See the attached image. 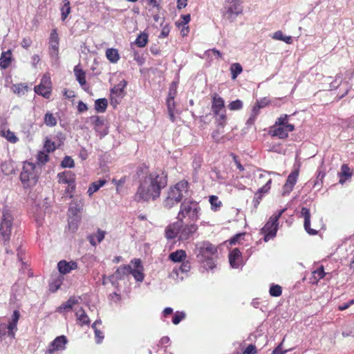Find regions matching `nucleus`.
Returning a JSON list of instances; mask_svg holds the SVG:
<instances>
[{
    "label": "nucleus",
    "instance_id": "obj_30",
    "mask_svg": "<svg viewBox=\"0 0 354 354\" xmlns=\"http://www.w3.org/2000/svg\"><path fill=\"white\" fill-rule=\"evenodd\" d=\"M106 183V180L101 179L97 181H95L92 183L87 191V193L89 196H91L93 193L96 192L100 189V187H103Z\"/></svg>",
    "mask_w": 354,
    "mask_h": 354
},
{
    "label": "nucleus",
    "instance_id": "obj_33",
    "mask_svg": "<svg viewBox=\"0 0 354 354\" xmlns=\"http://www.w3.org/2000/svg\"><path fill=\"white\" fill-rule=\"evenodd\" d=\"M180 203V201L176 199L174 195H171V193L169 191L167 193V196L163 201V206L165 208L171 209L176 205Z\"/></svg>",
    "mask_w": 354,
    "mask_h": 354
},
{
    "label": "nucleus",
    "instance_id": "obj_41",
    "mask_svg": "<svg viewBox=\"0 0 354 354\" xmlns=\"http://www.w3.org/2000/svg\"><path fill=\"white\" fill-rule=\"evenodd\" d=\"M71 12L70 1L64 0L61 7L62 20L64 21Z\"/></svg>",
    "mask_w": 354,
    "mask_h": 354
},
{
    "label": "nucleus",
    "instance_id": "obj_37",
    "mask_svg": "<svg viewBox=\"0 0 354 354\" xmlns=\"http://www.w3.org/2000/svg\"><path fill=\"white\" fill-rule=\"evenodd\" d=\"M108 102L106 98H100L95 102V109L98 113H104L106 110Z\"/></svg>",
    "mask_w": 354,
    "mask_h": 354
},
{
    "label": "nucleus",
    "instance_id": "obj_44",
    "mask_svg": "<svg viewBox=\"0 0 354 354\" xmlns=\"http://www.w3.org/2000/svg\"><path fill=\"white\" fill-rule=\"evenodd\" d=\"M299 170L295 169L293 171H292L288 176L286 183L292 186H295L298 176H299Z\"/></svg>",
    "mask_w": 354,
    "mask_h": 354
},
{
    "label": "nucleus",
    "instance_id": "obj_2",
    "mask_svg": "<svg viewBox=\"0 0 354 354\" xmlns=\"http://www.w3.org/2000/svg\"><path fill=\"white\" fill-rule=\"evenodd\" d=\"M201 208L199 203L191 198H185L180 205L177 219L183 223L185 218L196 222L200 218Z\"/></svg>",
    "mask_w": 354,
    "mask_h": 354
},
{
    "label": "nucleus",
    "instance_id": "obj_35",
    "mask_svg": "<svg viewBox=\"0 0 354 354\" xmlns=\"http://www.w3.org/2000/svg\"><path fill=\"white\" fill-rule=\"evenodd\" d=\"M167 184V174L161 171V174H156V188L161 189L165 187Z\"/></svg>",
    "mask_w": 354,
    "mask_h": 354
},
{
    "label": "nucleus",
    "instance_id": "obj_62",
    "mask_svg": "<svg viewBox=\"0 0 354 354\" xmlns=\"http://www.w3.org/2000/svg\"><path fill=\"white\" fill-rule=\"evenodd\" d=\"M94 333H95L96 343L100 344L104 339V335H103L102 332L101 330H100L99 329H95V331H94Z\"/></svg>",
    "mask_w": 354,
    "mask_h": 354
},
{
    "label": "nucleus",
    "instance_id": "obj_42",
    "mask_svg": "<svg viewBox=\"0 0 354 354\" xmlns=\"http://www.w3.org/2000/svg\"><path fill=\"white\" fill-rule=\"evenodd\" d=\"M45 124L48 127H55L57 124V119L52 113L47 112L44 118Z\"/></svg>",
    "mask_w": 354,
    "mask_h": 354
},
{
    "label": "nucleus",
    "instance_id": "obj_48",
    "mask_svg": "<svg viewBox=\"0 0 354 354\" xmlns=\"http://www.w3.org/2000/svg\"><path fill=\"white\" fill-rule=\"evenodd\" d=\"M269 293L272 297H279L282 294V288L279 285H272L270 288Z\"/></svg>",
    "mask_w": 354,
    "mask_h": 354
},
{
    "label": "nucleus",
    "instance_id": "obj_64",
    "mask_svg": "<svg viewBox=\"0 0 354 354\" xmlns=\"http://www.w3.org/2000/svg\"><path fill=\"white\" fill-rule=\"evenodd\" d=\"M293 186L288 185L287 183H285L282 188V195L286 196L289 194L292 190L293 189Z\"/></svg>",
    "mask_w": 354,
    "mask_h": 354
},
{
    "label": "nucleus",
    "instance_id": "obj_46",
    "mask_svg": "<svg viewBox=\"0 0 354 354\" xmlns=\"http://www.w3.org/2000/svg\"><path fill=\"white\" fill-rule=\"evenodd\" d=\"M186 317V314L183 311H176L172 317V323L174 325L178 324L182 320Z\"/></svg>",
    "mask_w": 354,
    "mask_h": 354
},
{
    "label": "nucleus",
    "instance_id": "obj_63",
    "mask_svg": "<svg viewBox=\"0 0 354 354\" xmlns=\"http://www.w3.org/2000/svg\"><path fill=\"white\" fill-rule=\"evenodd\" d=\"M228 12L232 14L234 13L238 15L239 13L241 12V8H240L239 5L234 4L229 8Z\"/></svg>",
    "mask_w": 354,
    "mask_h": 354
},
{
    "label": "nucleus",
    "instance_id": "obj_38",
    "mask_svg": "<svg viewBox=\"0 0 354 354\" xmlns=\"http://www.w3.org/2000/svg\"><path fill=\"white\" fill-rule=\"evenodd\" d=\"M272 39L283 41L288 44H291L293 41L291 36L283 35V32L281 30L276 31L272 35Z\"/></svg>",
    "mask_w": 354,
    "mask_h": 354
},
{
    "label": "nucleus",
    "instance_id": "obj_15",
    "mask_svg": "<svg viewBox=\"0 0 354 354\" xmlns=\"http://www.w3.org/2000/svg\"><path fill=\"white\" fill-rule=\"evenodd\" d=\"M68 340L66 336L57 337L49 345L46 354H53L55 351H62L66 348Z\"/></svg>",
    "mask_w": 354,
    "mask_h": 354
},
{
    "label": "nucleus",
    "instance_id": "obj_36",
    "mask_svg": "<svg viewBox=\"0 0 354 354\" xmlns=\"http://www.w3.org/2000/svg\"><path fill=\"white\" fill-rule=\"evenodd\" d=\"M209 202L211 205V209L214 212L218 211L223 205V203L218 199V197L215 195H212L209 196Z\"/></svg>",
    "mask_w": 354,
    "mask_h": 354
},
{
    "label": "nucleus",
    "instance_id": "obj_60",
    "mask_svg": "<svg viewBox=\"0 0 354 354\" xmlns=\"http://www.w3.org/2000/svg\"><path fill=\"white\" fill-rule=\"evenodd\" d=\"M27 91V86L21 84L14 85V92L17 94L24 93Z\"/></svg>",
    "mask_w": 354,
    "mask_h": 354
},
{
    "label": "nucleus",
    "instance_id": "obj_49",
    "mask_svg": "<svg viewBox=\"0 0 354 354\" xmlns=\"http://www.w3.org/2000/svg\"><path fill=\"white\" fill-rule=\"evenodd\" d=\"M270 103H271V102L269 98L263 97V98H261L260 100H258L254 106L260 110L261 109H263V108L270 105Z\"/></svg>",
    "mask_w": 354,
    "mask_h": 354
},
{
    "label": "nucleus",
    "instance_id": "obj_21",
    "mask_svg": "<svg viewBox=\"0 0 354 354\" xmlns=\"http://www.w3.org/2000/svg\"><path fill=\"white\" fill-rule=\"evenodd\" d=\"M229 262L234 268H238L243 262L242 254L238 248L232 250L229 254Z\"/></svg>",
    "mask_w": 354,
    "mask_h": 354
},
{
    "label": "nucleus",
    "instance_id": "obj_5",
    "mask_svg": "<svg viewBox=\"0 0 354 354\" xmlns=\"http://www.w3.org/2000/svg\"><path fill=\"white\" fill-rule=\"evenodd\" d=\"M272 180L270 177L269 174L263 173L260 174L258 177L257 184L260 185L263 183L265 185H262L258 190L254 193L253 198V204L254 208H257L260 204L264 194H268L271 189Z\"/></svg>",
    "mask_w": 354,
    "mask_h": 354
},
{
    "label": "nucleus",
    "instance_id": "obj_61",
    "mask_svg": "<svg viewBox=\"0 0 354 354\" xmlns=\"http://www.w3.org/2000/svg\"><path fill=\"white\" fill-rule=\"evenodd\" d=\"M257 353V348L253 344L248 345L245 351L243 352V354H256Z\"/></svg>",
    "mask_w": 354,
    "mask_h": 354
},
{
    "label": "nucleus",
    "instance_id": "obj_47",
    "mask_svg": "<svg viewBox=\"0 0 354 354\" xmlns=\"http://www.w3.org/2000/svg\"><path fill=\"white\" fill-rule=\"evenodd\" d=\"M217 116L218 118L216 119V122L218 126L221 127V128H224L227 124V115L225 110H223V111L221 113H219Z\"/></svg>",
    "mask_w": 354,
    "mask_h": 354
},
{
    "label": "nucleus",
    "instance_id": "obj_59",
    "mask_svg": "<svg viewBox=\"0 0 354 354\" xmlns=\"http://www.w3.org/2000/svg\"><path fill=\"white\" fill-rule=\"evenodd\" d=\"M167 110H168V114L169 119L171 122L175 121V115H174V109H175V104H167Z\"/></svg>",
    "mask_w": 354,
    "mask_h": 354
},
{
    "label": "nucleus",
    "instance_id": "obj_17",
    "mask_svg": "<svg viewBox=\"0 0 354 354\" xmlns=\"http://www.w3.org/2000/svg\"><path fill=\"white\" fill-rule=\"evenodd\" d=\"M141 260L140 259H134L131 261V274L133 275L137 281H142L144 279L143 267L141 265Z\"/></svg>",
    "mask_w": 354,
    "mask_h": 354
},
{
    "label": "nucleus",
    "instance_id": "obj_14",
    "mask_svg": "<svg viewBox=\"0 0 354 354\" xmlns=\"http://www.w3.org/2000/svg\"><path fill=\"white\" fill-rule=\"evenodd\" d=\"M127 85L126 81H121L111 89V104L114 106L119 104L124 95V89Z\"/></svg>",
    "mask_w": 354,
    "mask_h": 354
},
{
    "label": "nucleus",
    "instance_id": "obj_24",
    "mask_svg": "<svg viewBox=\"0 0 354 354\" xmlns=\"http://www.w3.org/2000/svg\"><path fill=\"white\" fill-rule=\"evenodd\" d=\"M179 221L178 220L177 222L169 225L165 229V236L167 239H174L176 236L179 238Z\"/></svg>",
    "mask_w": 354,
    "mask_h": 354
},
{
    "label": "nucleus",
    "instance_id": "obj_13",
    "mask_svg": "<svg viewBox=\"0 0 354 354\" xmlns=\"http://www.w3.org/2000/svg\"><path fill=\"white\" fill-rule=\"evenodd\" d=\"M198 225L194 223L185 224L179 222V240L187 241L198 230Z\"/></svg>",
    "mask_w": 354,
    "mask_h": 354
},
{
    "label": "nucleus",
    "instance_id": "obj_23",
    "mask_svg": "<svg viewBox=\"0 0 354 354\" xmlns=\"http://www.w3.org/2000/svg\"><path fill=\"white\" fill-rule=\"evenodd\" d=\"M58 182L64 184H71L75 183V174L71 171H65L57 174Z\"/></svg>",
    "mask_w": 354,
    "mask_h": 354
},
{
    "label": "nucleus",
    "instance_id": "obj_29",
    "mask_svg": "<svg viewBox=\"0 0 354 354\" xmlns=\"http://www.w3.org/2000/svg\"><path fill=\"white\" fill-rule=\"evenodd\" d=\"M12 59V53L10 50L6 52H3L1 55L0 57V66L1 68L6 69L7 68L10 63Z\"/></svg>",
    "mask_w": 354,
    "mask_h": 354
},
{
    "label": "nucleus",
    "instance_id": "obj_52",
    "mask_svg": "<svg viewBox=\"0 0 354 354\" xmlns=\"http://www.w3.org/2000/svg\"><path fill=\"white\" fill-rule=\"evenodd\" d=\"M228 108L231 110V111H237V110H240L243 108V102L241 100H236L234 101H232L229 104H228Z\"/></svg>",
    "mask_w": 354,
    "mask_h": 354
},
{
    "label": "nucleus",
    "instance_id": "obj_4",
    "mask_svg": "<svg viewBox=\"0 0 354 354\" xmlns=\"http://www.w3.org/2000/svg\"><path fill=\"white\" fill-rule=\"evenodd\" d=\"M284 211L285 209H281L274 212L261 228V234L263 235V241L265 242H268L277 236L279 220Z\"/></svg>",
    "mask_w": 354,
    "mask_h": 354
},
{
    "label": "nucleus",
    "instance_id": "obj_58",
    "mask_svg": "<svg viewBox=\"0 0 354 354\" xmlns=\"http://www.w3.org/2000/svg\"><path fill=\"white\" fill-rule=\"evenodd\" d=\"M5 137L9 142L12 143H15L18 140V138L16 137L15 133L9 130L6 131Z\"/></svg>",
    "mask_w": 354,
    "mask_h": 354
},
{
    "label": "nucleus",
    "instance_id": "obj_57",
    "mask_svg": "<svg viewBox=\"0 0 354 354\" xmlns=\"http://www.w3.org/2000/svg\"><path fill=\"white\" fill-rule=\"evenodd\" d=\"M17 324H15V323L13 324V323L9 322V324L6 327L8 330V336H10L12 338L15 337V333L13 330H17Z\"/></svg>",
    "mask_w": 354,
    "mask_h": 354
},
{
    "label": "nucleus",
    "instance_id": "obj_3",
    "mask_svg": "<svg viewBox=\"0 0 354 354\" xmlns=\"http://www.w3.org/2000/svg\"><path fill=\"white\" fill-rule=\"evenodd\" d=\"M290 115L283 114L277 118L274 124L268 131V135L271 137H277L279 139H286L289 133L295 130V125L288 122Z\"/></svg>",
    "mask_w": 354,
    "mask_h": 354
},
{
    "label": "nucleus",
    "instance_id": "obj_12",
    "mask_svg": "<svg viewBox=\"0 0 354 354\" xmlns=\"http://www.w3.org/2000/svg\"><path fill=\"white\" fill-rule=\"evenodd\" d=\"M90 120L93 127V129L100 138H104L109 133V127L104 117L93 115L90 117Z\"/></svg>",
    "mask_w": 354,
    "mask_h": 354
},
{
    "label": "nucleus",
    "instance_id": "obj_28",
    "mask_svg": "<svg viewBox=\"0 0 354 354\" xmlns=\"http://www.w3.org/2000/svg\"><path fill=\"white\" fill-rule=\"evenodd\" d=\"M79 303V299L75 297H70L65 303L62 304L57 308V311L62 313L64 310L72 309L73 306Z\"/></svg>",
    "mask_w": 354,
    "mask_h": 354
},
{
    "label": "nucleus",
    "instance_id": "obj_26",
    "mask_svg": "<svg viewBox=\"0 0 354 354\" xmlns=\"http://www.w3.org/2000/svg\"><path fill=\"white\" fill-rule=\"evenodd\" d=\"M339 177V183L343 185L352 176V172L347 164H343L341 167V171L338 174Z\"/></svg>",
    "mask_w": 354,
    "mask_h": 354
},
{
    "label": "nucleus",
    "instance_id": "obj_27",
    "mask_svg": "<svg viewBox=\"0 0 354 354\" xmlns=\"http://www.w3.org/2000/svg\"><path fill=\"white\" fill-rule=\"evenodd\" d=\"M186 257L187 254L183 250H178L169 255V259L174 263L183 262Z\"/></svg>",
    "mask_w": 354,
    "mask_h": 354
},
{
    "label": "nucleus",
    "instance_id": "obj_9",
    "mask_svg": "<svg viewBox=\"0 0 354 354\" xmlns=\"http://www.w3.org/2000/svg\"><path fill=\"white\" fill-rule=\"evenodd\" d=\"M84 205V199L82 197L75 198L70 203L68 207V215L70 217L69 227L74 226L77 227V223L80 221V214L82 211Z\"/></svg>",
    "mask_w": 354,
    "mask_h": 354
},
{
    "label": "nucleus",
    "instance_id": "obj_8",
    "mask_svg": "<svg viewBox=\"0 0 354 354\" xmlns=\"http://www.w3.org/2000/svg\"><path fill=\"white\" fill-rule=\"evenodd\" d=\"M20 180L25 187L34 186L38 180V175L35 171V165L26 162L24 164Z\"/></svg>",
    "mask_w": 354,
    "mask_h": 354
},
{
    "label": "nucleus",
    "instance_id": "obj_54",
    "mask_svg": "<svg viewBox=\"0 0 354 354\" xmlns=\"http://www.w3.org/2000/svg\"><path fill=\"white\" fill-rule=\"evenodd\" d=\"M48 159H49L48 155L46 153L43 152V151H39L37 156V160L38 163H40L42 165L47 162L48 161Z\"/></svg>",
    "mask_w": 354,
    "mask_h": 354
},
{
    "label": "nucleus",
    "instance_id": "obj_18",
    "mask_svg": "<svg viewBox=\"0 0 354 354\" xmlns=\"http://www.w3.org/2000/svg\"><path fill=\"white\" fill-rule=\"evenodd\" d=\"M225 109V101L217 93H214L212 96V111L214 115H218L221 111Z\"/></svg>",
    "mask_w": 354,
    "mask_h": 354
},
{
    "label": "nucleus",
    "instance_id": "obj_16",
    "mask_svg": "<svg viewBox=\"0 0 354 354\" xmlns=\"http://www.w3.org/2000/svg\"><path fill=\"white\" fill-rule=\"evenodd\" d=\"M49 54L52 57L57 58L59 54V37L56 29H53L49 38Z\"/></svg>",
    "mask_w": 354,
    "mask_h": 354
},
{
    "label": "nucleus",
    "instance_id": "obj_50",
    "mask_svg": "<svg viewBox=\"0 0 354 354\" xmlns=\"http://www.w3.org/2000/svg\"><path fill=\"white\" fill-rule=\"evenodd\" d=\"M61 165L64 168H73L75 166L74 160L71 156H66L62 161Z\"/></svg>",
    "mask_w": 354,
    "mask_h": 354
},
{
    "label": "nucleus",
    "instance_id": "obj_53",
    "mask_svg": "<svg viewBox=\"0 0 354 354\" xmlns=\"http://www.w3.org/2000/svg\"><path fill=\"white\" fill-rule=\"evenodd\" d=\"M44 149L48 153L54 151L56 149L55 142L52 141L50 139L46 138L44 143Z\"/></svg>",
    "mask_w": 354,
    "mask_h": 354
},
{
    "label": "nucleus",
    "instance_id": "obj_7",
    "mask_svg": "<svg viewBox=\"0 0 354 354\" xmlns=\"http://www.w3.org/2000/svg\"><path fill=\"white\" fill-rule=\"evenodd\" d=\"M13 225V216L7 207L2 211L0 234L6 245L10 241Z\"/></svg>",
    "mask_w": 354,
    "mask_h": 354
},
{
    "label": "nucleus",
    "instance_id": "obj_19",
    "mask_svg": "<svg viewBox=\"0 0 354 354\" xmlns=\"http://www.w3.org/2000/svg\"><path fill=\"white\" fill-rule=\"evenodd\" d=\"M57 268L61 274H66L72 270L77 269V263L75 261H67L66 260H61L57 263Z\"/></svg>",
    "mask_w": 354,
    "mask_h": 354
},
{
    "label": "nucleus",
    "instance_id": "obj_20",
    "mask_svg": "<svg viewBox=\"0 0 354 354\" xmlns=\"http://www.w3.org/2000/svg\"><path fill=\"white\" fill-rule=\"evenodd\" d=\"M301 216L304 219V227L305 230L310 235H315L317 231L310 228V212L307 207H303L301 210Z\"/></svg>",
    "mask_w": 354,
    "mask_h": 354
},
{
    "label": "nucleus",
    "instance_id": "obj_56",
    "mask_svg": "<svg viewBox=\"0 0 354 354\" xmlns=\"http://www.w3.org/2000/svg\"><path fill=\"white\" fill-rule=\"evenodd\" d=\"M105 234V231L98 229L97 232L95 234H93V235L95 236V238L97 240V243H101L104 239Z\"/></svg>",
    "mask_w": 354,
    "mask_h": 354
},
{
    "label": "nucleus",
    "instance_id": "obj_1",
    "mask_svg": "<svg viewBox=\"0 0 354 354\" xmlns=\"http://www.w3.org/2000/svg\"><path fill=\"white\" fill-rule=\"evenodd\" d=\"M198 261L203 264L205 269L212 270L216 267L214 258L217 254V247L209 241L199 243L196 245Z\"/></svg>",
    "mask_w": 354,
    "mask_h": 354
},
{
    "label": "nucleus",
    "instance_id": "obj_34",
    "mask_svg": "<svg viewBox=\"0 0 354 354\" xmlns=\"http://www.w3.org/2000/svg\"><path fill=\"white\" fill-rule=\"evenodd\" d=\"M106 56L111 63H116L120 59L118 51L115 48H108L106 51Z\"/></svg>",
    "mask_w": 354,
    "mask_h": 354
},
{
    "label": "nucleus",
    "instance_id": "obj_6",
    "mask_svg": "<svg viewBox=\"0 0 354 354\" xmlns=\"http://www.w3.org/2000/svg\"><path fill=\"white\" fill-rule=\"evenodd\" d=\"M155 190V179L150 175L142 181L138 187L136 195L138 201H147L149 198L155 200V196L152 192Z\"/></svg>",
    "mask_w": 354,
    "mask_h": 354
},
{
    "label": "nucleus",
    "instance_id": "obj_39",
    "mask_svg": "<svg viewBox=\"0 0 354 354\" xmlns=\"http://www.w3.org/2000/svg\"><path fill=\"white\" fill-rule=\"evenodd\" d=\"M312 274H313L312 282L317 283L320 279H323L326 275V272H324V266H321L317 270H314L312 272Z\"/></svg>",
    "mask_w": 354,
    "mask_h": 354
},
{
    "label": "nucleus",
    "instance_id": "obj_43",
    "mask_svg": "<svg viewBox=\"0 0 354 354\" xmlns=\"http://www.w3.org/2000/svg\"><path fill=\"white\" fill-rule=\"evenodd\" d=\"M232 79L236 80L239 75L243 71V68L239 63H234L230 66Z\"/></svg>",
    "mask_w": 354,
    "mask_h": 354
},
{
    "label": "nucleus",
    "instance_id": "obj_55",
    "mask_svg": "<svg viewBox=\"0 0 354 354\" xmlns=\"http://www.w3.org/2000/svg\"><path fill=\"white\" fill-rule=\"evenodd\" d=\"M230 156H232V158L234 160V162L236 168L239 170V171H241V172L245 170L244 167L241 163L238 156L233 153H232L230 154Z\"/></svg>",
    "mask_w": 354,
    "mask_h": 354
},
{
    "label": "nucleus",
    "instance_id": "obj_11",
    "mask_svg": "<svg viewBox=\"0 0 354 354\" xmlns=\"http://www.w3.org/2000/svg\"><path fill=\"white\" fill-rule=\"evenodd\" d=\"M131 265H124L118 267L115 272L108 277L109 281L111 285L118 289L119 281L125 279L129 274H131Z\"/></svg>",
    "mask_w": 354,
    "mask_h": 354
},
{
    "label": "nucleus",
    "instance_id": "obj_51",
    "mask_svg": "<svg viewBox=\"0 0 354 354\" xmlns=\"http://www.w3.org/2000/svg\"><path fill=\"white\" fill-rule=\"evenodd\" d=\"M191 20V16L189 14L183 15H181L179 20L176 22V25L178 27H180V26L185 25L186 26Z\"/></svg>",
    "mask_w": 354,
    "mask_h": 354
},
{
    "label": "nucleus",
    "instance_id": "obj_10",
    "mask_svg": "<svg viewBox=\"0 0 354 354\" xmlns=\"http://www.w3.org/2000/svg\"><path fill=\"white\" fill-rule=\"evenodd\" d=\"M169 191L180 202L183 201L184 197L189 196L191 194L189 184L186 180H180L173 187H171Z\"/></svg>",
    "mask_w": 354,
    "mask_h": 354
},
{
    "label": "nucleus",
    "instance_id": "obj_25",
    "mask_svg": "<svg viewBox=\"0 0 354 354\" xmlns=\"http://www.w3.org/2000/svg\"><path fill=\"white\" fill-rule=\"evenodd\" d=\"M178 82L173 81L170 85L167 98V104H175L174 99L177 95V88Z\"/></svg>",
    "mask_w": 354,
    "mask_h": 354
},
{
    "label": "nucleus",
    "instance_id": "obj_45",
    "mask_svg": "<svg viewBox=\"0 0 354 354\" xmlns=\"http://www.w3.org/2000/svg\"><path fill=\"white\" fill-rule=\"evenodd\" d=\"M148 41V36L145 33L140 34L135 41V44L138 47H144Z\"/></svg>",
    "mask_w": 354,
    "mask_h": 354
},
{
    "label": "nucleus",
    "instance_id": "obj_22",
    "mask_svg": "<svg viewBox=\"0 0 354 354\" xmlns=\"http://www.w3.org/2000/svg\"><path fill=\"white\" fill-rule=\"evenodd\" d=\"M74 74L75 75L77 81L79 82L82 88L85 91H88L89 88L86 86L85 72L80 67V65H77L74 67Z\"/></svg>",
    "mask_w": 354,
    "mask_h": 354
},
{
    "label": "nucleus",
    "instance_id": "obj_32",
    "mask_svg": "<svg viewBox=\"0 0 354 354\" xmlns=\"http://www.w3.org/2000/svg\"><path fill=\"white\" fill-rule=\"evenodd\" d=\"M35 91L46 98H48L50 95V87L43 84H39V85L35 86Z\"/></svg>",
    "mask_w": 354,
    "mask_h": 354
},
{
    "label": "nucleus",
    "instance_id": "obj_31",
    "mask_svg": "<svg viewBox=\"0 0 354 354\" xmlns=\"http://www.w3.org/2000/svg\"><path fill=\"white\" fill-rule=\"evenodd\" d=\"M75 315L77 321L80 323V325H88L90 324V319L83 308H81L78 310Z\"/></svg>",
    "mask_w": 354,
    "mask_h": 354
},
{
    "label": "nucleus",
    "instance_id": "obj_40",
    "mask_svg": "<svg viewBox=\"0 0 354 354\" xmlns=\"http://www.w3.org/2000/svg\"><path fill=\"white\" fill-rule=\"evenodd\" d=\"M259 113H260V110L258 109L254 106H253L252 111H251L250 115L246 121V125L248 127H250L255 123L257 116L259 115Z\"/></svg>",
    "mask_w": 354,
    "mask_h": 354
}]
</instances>
